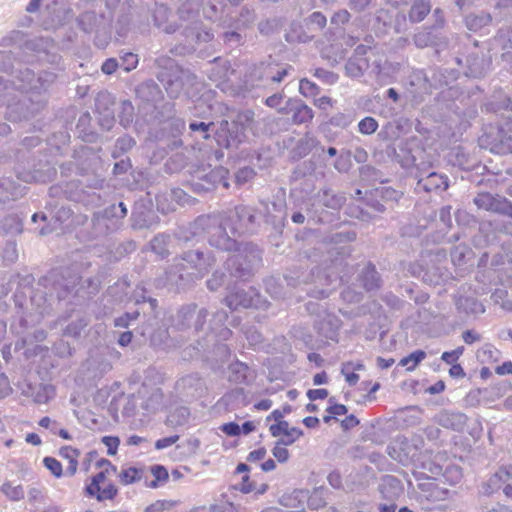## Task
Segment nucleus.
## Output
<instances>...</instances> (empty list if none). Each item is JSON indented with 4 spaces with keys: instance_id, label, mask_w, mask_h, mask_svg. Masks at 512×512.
Wrapping results in <instances>:
<instances>
[{
    "instance_id": "nucleus-7",
    "label": "nucleus",
    "mask_w": 512,
    "mask_h": 512,
    "mask_svg": "<svg viewBox=\"0 0 512 512\" xmlns=\"http://www.w3.org/2000/svg\"><path fill=\"white\" fill-rule=\"evenodd\" d=\"M226 216L227 220L231 223V233L233 235L240 236L254 231L255 214L251 207L238 206L226 213Z\"/></svg>"
},
{
    "instance_id": "nucleus-39",
    "label": "nucleus",
    "mask_w": 512,
    "mask_h": 512,
    "mask_svg": "<svg viewBox=\"0 0 512 512\" xmlns=\"http://www.w3.org/2000/svg\"><path fill=\"white\" fill-rule=\"evenodd\" d=\"M88 325V321L81 317L77 320L72 321L67 325L64 330V335L70 337H77L81 334L82 330Z\"/></svg>"
},
{
    "instance_id": "nucleus-58",
    "label": "nucleus",
    "mask_w": 512,
    "mask_h": 512,
    "mask_svg": "<svg viewBox=\"0 0 512 512\" xmlns=\"http://www.w3.org/2000/svg\"><path fill=\"white\" fill-rule=\"evenodd\" d=\"M135 145V141L130 136H123L117 139L116 141V148L119 149L121 152H126L129 149H131Z\"/></svg>"
},
{
    "instance_id": "nucleus-20",
    "label": "nucleus",
    "mask_w": 512,
    "mask_h": 512,
    "mask_svg": "<svg viewBox=\"0 0 512 512\" xmlns=\"http://www.w3.org/2000/svg\"><path fill=\"white\" fill-rule=\"evenodd\" d=\"M439 424L445 428L461 431L467 424V416L460 412H444L439 415Z\"/></svg>"
},
{
    "instance_id": "nucleus-37",
    "label": "nucleus",
    "mask_w": 512,
    "mask_h": 512,
    "mask_svg": "<svg viewBox=\"0 0 512 512\" xmlns=\"http://www.w3.org/2000/svg\"><path fill=\"white\" fill-rule=\"evenodd\" d=\"M495 200H496V195L485 192V193H479L474 198V203L480 209H484L487 211H493Z\"/></svg>"
},
{
    "instance_id": "nucleus-5",
    "label": "nucleus",
    "mask_w": 512,
    "mask_h": 512,
    "mask_svg": "<svg viewBox=\"0 0 512 512\" xmlns=\"http://www.w3.org/2000/svg\"><path fill=\"white\" fill-rule=\"evenodd\" d=\"M261 260L260 251L252 246H245L237 250L226 260L227 269L230 275L239 279H245L250 276L254 267Z\"/></svg>"
},
{
    "instance_id": "nucleus-14",
    "label": "nucleus",
    "mask_w": 512,
    "mask_h": 512,
    "mask_svg": "<svg viewBox=\"0 0 512 512\" xmlns=\"http://www.w3.org/2000/svg\"><path fill=\"white\" fill-rule=\"evenodd\" d=\"M269 430L273 437H278L283 434L284 437L279 440L280 444L283 445H291L302 435L300 429L289 427L287 421H280V423L273 424L270 426Z\"/></svg>"
},
{
    "instance_id": "nucleus-50",
    "label": "nucleus",
    "mask_w": 512,
    "mask_h": 512,
    "mask_svg": "<svg viewBox=\"0 0 512 512\" xmlns=\"http://www.w3.org/2000/svg\"><path fill=\"white\" fill-rule=\"evenodd\" d=\"M225 274L215 271L212 277L207 281V287L211 291L217 290L224 282Z\"/></svg>"
},
{
    "instance_id": "nucleus-33",
    "label": "nucleus",
    "mask_w": 512,
    "mask_h": 512,
    "mask_svg": "<svg viewBox=\"0 0 512 512\" xmlns=\"http://www.w3.org/2000/svg\"><path fill=\"white\" fill-rule=\"evenodd\" d=\"M1 491L11 501H20L24 498V489L22 485L13 486L11 482H6L2 485Z\"/></svg>"
},
{
    "instance_id": "nucleus-45",
    "label": "nucleus",
    "mask_w": 512,
    "mask_h": 512,
    "mask_svg": "<svg viewBox=\"0 0 512 512\" xmlns=\"http://www.w3.org/2000/svg\"><path fill=\"white\" fill-rule=\"evenodd\" d=\"M188 410L184 407L182 408H179L176 410L175 413L173 414H170L168 417H167V424L169 425H182L185 421H186V418L188 416Z\"/></svg>"
},
{
    "instance_id": "nucleus-30",
    "label": "nucleus",
    "mask_w": 512,
    "mask_h": 512,
    "mask_svg": "<svg viewBox=\"0 0 512 512\" xmlns=\"http://www.w3.org/2000/svg\"><path fill=\"white\" fill-rule=\"evenodd\" d=\"M218 127L213 122L206 123L204 121H192L189 124L191 132L197 134L201 139H208L211 132H214L216 136V130Z\"/></svg>"
},
{
    "instance_id": "nucleus-17",
    "label": "nucleus",
    "mask_w": 512,
    "mask_h": 512,
    "mask_svg": "<svg viewBox=\"0 0 512 512\" xmlns=\"http://www.w3.org/2000/svg\"><path fill=\"white\" fill-rule=\"evenodd\" d=\"M491 151L498 154L512 153V128L506 131L500 127L497 135L491 141Z\"/></svg>"
},
{
    "instance_id": "nucleus-48",
    "label": "nucleus",
    "mask_w": 512,
    "mask_h": 512,
    "mask_svg": "<svg viewBox=\"0 0 512 512\" xmlns=\"http://www.w3.org/2000/svg\"><path fill=\"white\" fill-rule=\"evenodd\" d=\"M201 0H188L186 3L182 4L179 9V13L181 17H183L184 13H188L187 18H189V14H195L199 11Z\"/></svg>"
},
{
    "instance_id": "nucleus-49",
    "label": "nucleus",
    "mask_w": 512,
    "mask_h": 512,
    "mask_svg": "<svg viewBox=\"0 0 512 512\" xmlns=\"http://www.w3.org/2000/svg\"><path fill=\"white\" fill-rule=\"evenodd\" d=\"M163 395L159 389H155L151 397L148 399V401L145 404V408L148 410H156L162 403Z\"/></svg>"
},
{
    "instance_id": "nucleus-44",
    "label": "nucleus",
    "mask_w": 512,
    "mask_h": 512,
    "mask_svg": "<svg viewBox=\"0 0 512 512\" xmlns=\"http://www.w3.org/2000/svg\"><path fill=\"white\" fill-rule=\"evenodd\" d=\"M291 69H292L291 67H284V68H280L276 72H274L273 71L274 68L269 67L266 72L265 77H266V79H269L272 82H281L289 74V71Z\"/></svg>"
},
{
    "instance_id": "nucleus-47",
    "label": "nucleus",
    "mask_w": 512,
    "mask_h": 512,
    "mask_svg": "<svg viewBox=\"0 0 512 512\" xmlns=\"http://www.w3.org/2000/svg\"><path fill=\"white\" fill-rule=\"evenodd\" d=\"M120 479L122 483L126 485L134 483L135 481L140 479L139 470L134 467L125 469L121 472Z\"/></svg>"
},
{
    "instance_id": "nucleus-29",
    "label": "nucleus",
    "mask_w": 512,
    "mask_h": 512,
    "mask_svg": "<svg viewBox=\"0 0 512 512\" xmlns=\"http://www.w3.org/2000/svg\"><path fill=\"white\" fill-rule=\"evenodd\" d=\"M227 319V313L225 311H218L214 314L213 319L210 321L208 325V329L212 333L218 334L222 339H226L230 334V330L226 327H223L224 322Z\"/></svg>"
},
{
    "instance_id": "nucleus-11",
    "label": "nucleus",
    "mask_w": 512,
    "mask_h": 512,
    "mask_svg": "<svg viewBox=\"0 0 512 512\" xmlns=\"http://www.w3.org/2000/svg\"><path fill=\"white\" fill-rule=\"evenodd\" d=\"M417 178L418 181L415 188L417 191H445L449 186L448 177L446 175L439 174L436 172H429L426 175H423L421 173L420 175H417Z\"/></svg>"
},
{
    "instance_id": "nucleus-9",
    "label": "nucleus",
    "mask_w": 512,
    "mask_h": 512,
    "mask_svg": "<svg viewBox=\"0 0 512 512\" xmlns=\"http://www.w3.org/2000/svg\"><path fill=\"white\" fill-rule=\"evenodd\" d=\"M208 314V311L204 308L197 311L195 304L185 306L178 311L175 326L182 330L190 328L191 322H193L194 331H200L203 329L204 320Z\"/></svg>"
},
{
    "instance_id": "nucleus-53",
    "label": "nucleus",
    "mask_w": 512,
    "mask_h": 512,
    "mask_svg": "<svg viewBox=\"0 0 512 512\" xmlns=\"http://www.w3.org/2000/svg\"><path fill=\"white\" fill-rule=\"evenodd\" d=\"M463 351V347H458L455 350L444 352L441 356V359L447 364H453L463 354Z\"/></svg>"
},
{
    "instance_id": "nucleus-43",
    "label": "nucleus",
    "mask_w": 512,
    "mask_h": 512,
    "mask_svg": "<svg viewBox=\"0 0 512 512\" xmlns=\"http://www.w3.org/2000/svg\"><path fill=\"white\" fill-rule=\"evenodd\" d=\"M299 91L305 97H312L318 94L319 87L308 79H302L299 83Z\"/></svg>"
},
{
    "instance_id": "nucleus-59",
    "label": "nucleus",
    "mask_w": 512,
    "mask_h": 512,
    "mask_svg": "<svg viewBox=\"0 0 512 512\" xmlns=\"http://www.w3.org/2000/svg\"><path fill=\"white\" fill-rule=\"evenodd\" d=\"M178 439H179L178 435H173V436L165 437L162 439H158L155 443V448L157 450H162V449L168 448V447L172 446L174 443H176L178 441Z\"/></svg>"
},
{
    "instance_id": "nucleus-38",
    "label": "nucleus",
    "mask_w": 512,
    "mask_h": 512,
    "mask_svg": "<svg viewBox=\"0 0 512 512\" xmlns=\"http://www.w3.org/2000/svg\"><path fill=\"white\" fill-rule=\"evenodd\" d=\"M55 395V390L51 385H40L34 394V401L38 404H45Z\"/></svg>"
},
{
    "instance_id": "nucleus-60",
    "label": "nucleus",
    "mask_w": 512,
    "mask_h": 512,
    "mask_svg": "<svg viewBox=\"0 0 512 512\" xmlns=\"http://www.w3.org/2000/svg\"><path fill=\"white\" fill-rule=\"evenodd\" d=\"M356 234L354 232L336 233L332 236L331 241L333 243H344L355 240Z\"/></svg>"
},
{
    "instance_id": "nucleus-10",
    "label": "nucleus",
    "mask_w": 512,
    "mask_h": 512,
    "mask_svg": "<svg viewBox=\"0 0 512 512\" xmlns=\"http://www.w3.org/2000/svg\"><path fill=\"white\" fill-rule=\"evenodd\" d=\"M259 295L257 291L252 287H247L245 284L237 286L235 291L226 296V305L231 309L235 310L239 307L249 308L259 302Z\"/></svg>"
},
{
    "instance_id": "nucleus-8",
    "label": "nucleus",
    "mask_w": 512,
    "mask_h": 512,
    "mask_svg": "<svg viewBox=\"0 0 512 512\" xmlns=\"http://www.w3.org/2000/svg\"><path fill=\"white\" fill-rule=\"evenodd\" d=\"M115 205L93 214L91 238H99L116 231L119 228Z\"/></svg>"
},
{
    "instance_id": "nucleus-25",
    "label": "nucleus",
    "mask_w": 512,
    "mask_h": 512,
    "mask_svg": "<svg viewBox=\"0 0 512 512\" xmlns=\"http://www.w3.org/2000/svg\"><path fill=\"white\" fill-rule=\"evenodd\" d=\"M23 230L22 220L17 215H8L0 220V233L17 235Z\"/></svg>"
},
{
    "instance_id": "nucleus-40",
    "label": "nucleus",
    "mask_w": 512,
    "mask_h": 512,
    "mask_svg": "<svg viewBox=\"0 0 512 512\" xmlns=\"http://www.w3.org/2000/svg\"><path fill=\"white\" fill-rule=\"evenodd\" d=\"M493 212L503 214L512 218V202L505 197L496 195Z\"/></svg>"
},
{
    "instance_id": "nucleus-41",
    "label": "nucleus",
    "mask_w": 512,
    "mask_h": 512,
    "mask_svg": "<svg viewBox=\"0 0 512 512\" xmlns=\"http://www.w3.org/2000/svg\"><path fill=\"white\" fill-rule=\"evenodd\" d=\"M378 128V122L373 117H365L358 123V130L361 134L371 135Z\"/></svg>"
},
{
    "instance_id": "nucleus-6",
    "label": "nucleus",
    "mask_w": 512,
    "mask_h": 512,
    "mask_svg": "<svg viewBox=\"0 0 512 512\" xmlns=\"http://www.w3.org/2000/svg\"><path fill=\"white\" fill-rule=\"evenodd\" d=\"M285 280L288 285L296 286L300 283H308L309 281L316 284V287L313 290H309L308 293L316 298H326L330 294V289L325 288L326 286H332L341 282V278L333 272L325 271L322 273L319 269H317V273L314 270L306 276L300 279V276L296 278L292 275H286Z\"/></svg>"
},
{
    "instance_id": "nucleus-57",
    "label": "nucleus",
    "mask_w": 512,
    "mask_h": 512,
    "mask_svg": "<svg viewBox=\"0 0 512 512\" xmlns=\"http://www.w3.org/2000/svg\"><path fill=\"white\" fill-rule=\"evenodd\" d=\"M350 364H342L341 373L345 376V380L349 385H356L359 380V375L350 370Z\"/></svg>"
},
{
    "instance_id": "nucleus-61",
    "label": "nucleus",
    "mask_w": 512,
    "mask_h": 512,
    "mask_svg": "<svg viewBox=\"0 0 512 512\" xmlns=\"http://www.w3.org/2000/svg\"><path fill=\"white\" fill-rule=\"evenodd\" d=\"M253 176H254L253 169H251L249 167H245V168L240 169L236 173V181H237V183H245V182L249 181L250 179H252Z\"/></svg>"
},
{
    "instance_id": "nucleus-55",
    "label": "nucleus",
    "mask_w": 512,
    "mask_h": 512,
    "mask_svg": "<svg viewBox=\"0 0 512 512\" xmlns=\"http://www.w3.org/2000/svg\"><path fill=\"white\" fill-rule=\"evenodd\" d=\"M330 123L337 127L346 128L352 123V118L349 115L339 113L331 118Z\"/></svg>"
},
{
    "instance_id": "nucleus-42",
    "label": "nucleus",
    "mask_w": 512,
    "mask_h": 512,
    "mask_svg": "<svg viewBox=\"0 0 512 512\" xmlns=\"http://www.w3.org/2000/svg\"><path fill=\"white\" fill-rule=\"evenodd\" d=\"M44 466L57 478H60L63 475V467L62 464L53 457H45L43 459Z\"/></svg>"
},
{
    "instance_id": "nucleus-12",
    "label": "nucleus",
    "mask_w": 512,
    "mask_h": 512,
    "mask_svg": "<svg viewBox=\"0 0 512 512\" xmlns=\"http://www.w3.org/2000/svg\"><path fill=\"white\" fill-rule=\"evenodd\" d=\"M400 69L399 63L388 62L387 60H375L371 71L377 80L382 84H387L395 77Z\"/></svg>"
},
{
    "instance_id": "nucleus-54",
    "label": "nucleus",
    "mask_w": 512,
    "mask_h": 512,
    "mask_svg": "<svg viewBox=\"0 0 512 512\" xmlns=\"http://www.w3.org/2000/svg\"><path fill=\"white\" fill-rule=\"evenodd\" d=\"M117 494V488L113 484H109L108 486L104 487L100 490V493L97 494L96 498L98 501L103 500H111L113 499Z\"/></svg>"
},
{
    "instance_id": "nucleus-51",
    "label": "nucleus",
    "mask_w": 512,
    "mask_h": 512,
    "mask_svg": "<svg viewBox=\"0 0 512 512\" xmlns=\"http://www.w3.org/2000/svg\"><path fill=\"white\" fill-rule=\"evenodd\" d=\"M285 446L278 441L272 450L273 456L281 463L286 462L289 458V452Z\"/></svg>"
},
{
    "instance_id": "nucleus-31",
    "label": "nucleus",
    "mask_w": 512,
    "mask_h": 512,
    "mask_svg": "<svg viewBox=\"0 0 512 512\" xmlns=\"http://www.w3.org/2000/svg\"><path fill=\"white\" fill-rule=\"evenodd\" d=\"M18 196V189L10 178H0V202L15 199Z\"/></svg>"
},
{
    "instance_id": "nucleus-63",
    "label": "nucleus",
    "mask_w": 512,
    "mask_h": 512,
    "mask_svg": "<svg viewBox=\"0 0 512 512\" xmlns=\"http://www.w3.org/2000/svg\"><path fill=\"white\" fill-rule=\"evenodd\" d=\"M102 442L107 446L109 455L116 454L117 447L119 445V439L117 437L105 436L103 437Z\"/></svg>"
},
{
    "instance_id": "nucleus-2",
    "label": "nucleus",
    "mask_w": 512,
    "mask_h": 512,
    "mask_svg": "<svg viewBox=\"0 0 512 512\" xmlns=\"http://www.w3.org/2000/svg\"><path fill=\"white\" fill-rule=\"evenodd\" d=\"M156 63L162 68L157 78L170 98H178L183 93L190 95V89L196 83V77L191 72L182 69L168 57H159Z\"/></svg>"
},
{
    "instance_id": "nucleus-28",
    "label": "nucleus",
    "mask_w": 512,
    "mask_h": 512,
    "mask_svg": "<svg viewBox=\"0 0 512 512\" xmlns=\"http://www.w3.org/2000/svg\"><path fill=\"white\" fill-rule=\"evenodd\" d=\"M431 10V4L427 0H415L410 11L409 19L418 23L424 20Z\"/></svg>"
},
{
    "instance_id": "nucleus-21",
    "label": "nucleus",
    "mask_w": 512,
    "mask_h": 512,
    "mask_svg": "<svg viewBox=\"0 0 512 512\" xmlns=\"http://www.w3.org/2000/svg\"><path fill=\"white\" fill-rule=\"evenodd\" d=\"M429 471L435 476L442 474L444 481L452 486L458 484L463 477L462 469L457 465H447L444 471L441 466L433 465Z\"/></svg>"
},
{
    "instance_id": "nucleus-52",
    "label": "nucleus",
    "mask_w": 512,
    "mask_h": 512,
    "mask_svg": "<svg viewBox=\"0 0 512 512\" xmlns=\"http://www.w3.org/2000/svg\"><path fill=\"white\" fill-rule=\"evenodd\" d=\"M211 512H237L236 506L229 501H220L213 504L210 508Z\"/></svg>"
},
{
    "instance_id": "nucleus-16",
    "label": "nucleus",
    "mask_w": 512,
    "mask_h": 512,
    "mask_svg": "<svg viewBox=\"0 0 512 512\" xmlns=\"http://www.w3.org/2000/svg\"><path fill=\"white\" fill-rule=\"evenodd\" d=\"M421 496L432 503L445 501L451 497V491L440 487L435 482H427L420 485Z\"/></svg>"
},
{
    "instance_id": "nucleus-3",
    "label": "nucleus",
    "mask_w": 512,
    "mask_h": 512,
    "mask_svg": "<svg viewBox=\"0 0 512 512\" xmlns=\"http://www.w3.org/2000/svg\"><path fill=\"white\" fill-rule=\"evenodd\" d=\"M195 228H201L208 237L211 246L223 251H232L237 246L236 237L231 233V223L226 213L200 216L195 221Z\"/></svg>"
},
{
    "instance_id": "nucleus-27",
    "label": "nucleus",
    "mask_w": 512,
    "mask_h": 512,
    "mask_svg": "<svg viewBox=\"0 0 512 512\" xmlns=\"http://www.w3.org/2000/svg\"><path fill=\"white\" fill-rule=\"evenodd\" d=\"M59 454L61 457L68 461L66 474L69 476H73L78 468V458L80 456V451L71 446H65L60 449Z\"/></svg>"
},
{
    "instance_id": "nucleus-46",
    "label": "nucleus",
    "mask_w": 512,
    "mask_h": 512,
    "mask_svg": "<svg viewBox=\"0 0 512 512\" xmlns=\"http://www.w3.org/2000/svg\"><path fill=\"white\" fill-rule=\"evenodd\" d=\"M138 64V57L136 54L127 52L121 57V64H119L125 71L129 72L136 68Z\"/></svg>"
},
{
    "instance_id": "nucleus-4",
    "label": "nucleus",
    "mask_w": 512,
    "mask_h": 512,
    "mask_svg": "<svg viewBox=\"0 0 512 512\" xmlns=\"http://www.w3.org/2000/svg\"><path fill=\"white\" fill-rule=\"evenodd\" d=\"M246 131L255 133L254 112L251 110L239 112L232 123L222 120L216 130V142L224 148L237 146L245 140Z\"/></svg>"
},
{
    "instance_id": "nucleus-13",
    "label": "nucleus",
    "mask_w": 512,
    "mask_h": 512,
    "mask_svg": "<svg viewBox=\"0 0 512 512\" xmlns=\"http://www.w3.org/2000/svg\"><path fill=\"white\" fill-rule=\"evenodd\" d=\"M512 479V465H505L499 468L486 482L481 486L482 492L486 495L492 494L501 485Z\"/></svg>"
},
{
    "instance_id": "nucleus-56",
    "label": "nucleus",
    "mask_w": 512,
    "mask_h": 512,
    "mask_svg": "<svg viewBox=\"0 0 512 512\" xmlns=\"http://www.w3.org/2000/svg\"><path fill=\"white\" fill-rule=\"evenodd\" d=\"M315 76L323 80L327 84H334L338 80V76L335 73L327 71L325 69H317L315 71Z\"/></svg>"
},
{
    "instance_id": "nucleus-18",
    "label": "nucleus",
    "mask_w": 512,
    "mask_h": 512,
    "mask_svg": "<svg viewBox=\"0 0 512 512\" xmlns=\"http://www.w3.org/2000/svg\"><path fill=\"white\" fill-rule=\"evenodd\" d=\"M286 204L284 200L267 203L264 205V216L266 222L273 225L282 223L286 218Z\"/></svg>"
},
{
    "instance_id": "nucleus-26",
    "label": "nucleus",
    "mask_w": 512,
    "mask_h": 512,
    "mask_svg": "<svg viewBox=\"0 0 512 512\" xmlns=\"http://www.w3.org/2000/svg\"><path fill=\"white\" fill-rule=\"evenodd\" d=\"M291 110L293 112L292 120L295 124L309 123L314 117L313 110L303 102H295Z\"/></svg>"
},
{
    "instance_id": "nucleus-24",
    "label": "nucleus",
    "mask_w": 512,
    "mask_h": 512,
    "mask_svg": "<svg viewBox=\"0 0 512 512\" xmlns=\"http://www.w3.org/2000/svg\"><path fill=\"white\" fill-rule=\"evenodd\" d=\"M319 202L330 209H339L343 206L346 198L343 194H336L329 189H324L318 194Z\"/></svg>"
},
{
    "instance_id": "nucleus-62",
    "label": "nucleus",
    "mask_w": 512,
    "mask_h": 512,
    "mask_svg": "<svg viewBox=\"0 0 512 512\" xmlns=\"http://www.w3.org/2000/svg\"><path fill=\"white\" fill-rule=\"evenodd\" d=\"M221 430L228 436H238L241 433L240 426L235 422L223 424Z\"/></svg>"
},
{
    "instance_id": "nucleus-19",
    "label": "nucleus",
    "mask_w": 512,
    "mask_h": 512,
    "mask_svg": "<svg viewBox=\"0 0 512 512\" xmlns=\"http://www.w3.org/2000/svg\"><path fill=\"white\" fill-rule=\"evenodd\" d=\"M109 94H100L96 100V109L99 113V124L105 130H110L115 122L114 111L108 107H106L103 111H101V105L103 102H110Z\"/></svg>"
},
{
    "instance_id": "nucleus-36",
    "label": "nucleus",
    "mask_w": 512,
    "mask_h": 512,
    "mask_svg": "<svg viewBox=\"0 0 512 512\" xmlns=\"http://www.w3.org/2000/svg\"><path fill=\"white\" fill-rule=\"evenodd\" d=\"M134 107L130 101H123L120 105L119 119L123 127H127L133 121Z\"/></svg>"
},
{
    "instance_id": "nucleus-64",
    "label": "nucleus",
    "mask_w": 512,
    "mask_h": 512,
    "mask_svg": "<svg viewBox=\"0 0 512 512\" xmlns=\"http://www.w3.org/2000/svg\"><path fill=\"white\" fill-rule=\"evenodd\" d=\"M119 66V63L117 62L116 59L114 58H109L107 59L103 64H102V67H101V70L103 73L105 74H112L113 72L116 71V69L118 68Z\"/></svg>"
},
{
    "instance_id": "nucleus-22",
    "label": "nucleus",
    "mask_w": 512,
    "mask_h": 512,
    "mask_svg": "<svg viewBox=\"0 0 512 512\" xmlns=\"http://www.w3.org/2000/svg\"><path fill=\"white\" fill-rule=\"evenodd\" d=\"M359 279L366 291L378 289L381 286V279L375 267L367 264L361 271Z\"/></svg>"
},
{
    "instance_id": "nucleus-15",
    "label": "nucleus",
    "mask_w": 512,
    "mask_h": 512,
    "mask_svg": "<svg viewBox=\"0 0 512 512\" xmlns=\"http://www.w3.org/2000/svg\"><path fill=\"white\" fill-rule=\"evenodd\" d=\"M379 491L383 498L388 502H395V500L403 493V486L401 481L396 477L386 475L381 480Z\"/></svg>"
},
{
    "instance_id": "nucleus-32",
    "label": "nucleus",
    "mask_w": 512,
    "mask_h": 512,
    "mask_svg": "<svg viewBox=\"0 0 512 512\" xmlns=\"http://www.w3.org/2000/svg\"><path fill=\"white\" fill-rule=\"evenodd\" d=\"M169 241H170L169 236L164 235V234H159L151 240V242H150L151 250L158 256L164 258L168 255Z\"/></svg>"
},
{
    "instance_id": "nucleus-1",
    "label": "nucleus",
    "mask_w": 512,
    "mask_h": 512,
    "mask_svg": "<svg viewBox=\"0 0 512 512\" xmlns=\"http://www.w3.org/2000/svg\"><path fill=\"white\" fill-rule=\"evenodd\" d=\"M216 259L211 252L188 251L176 257L173 264L165 271L164 277L155 280L157 288L167 287L179 289L203 278L215 264Z\"/></svg>"
},
{
    "instance_id": "nucleus-23",
    "label": "nucleus",
    "mask_w": 512,
    "mask_h": 512,
    "mask_svg": "<svg viewBox=\"0 0 512 512\" xmlns=\"http://www.w3.org/2000/svg\"><path fill=\"white\" fill-rule=\"evenodd\" d=\"M368 68V58L351 56L345 65V73L348 77L359 78Z\"/></svg>"
},
{
    "instance_id": "nucleus-35",
    "label": "nucleus",
    "mask_w": 512,
    "mask_h": 512,
    "mask_svg": "<svg viewBox=\"0 0 512 512\" xmlns=\"http://www.w3.org/2000/svg\"><path fill=\"white\" fill-rule=\"evenodd\" d=\"M492 18L489 14L470 15L466 18L467 27L476 31L491 22Z\"/></svg>"
},
{
    "instance_id": "nucleus-34",
    "label": "nucleus",
    "mask_w": 512,
    "mask_h": 512,
    "mask_svg": "<svg viewBox=\"0 0 512 512\" xmlns=\"http://www.w3.org/2000/svg\"><path fill=\"white\" fill-rule=\"evenodd\" d=\"M426 357L422 350H417L400 360V365L406 367L408 371H412Z\"/></svg>"
}]
</instances>
